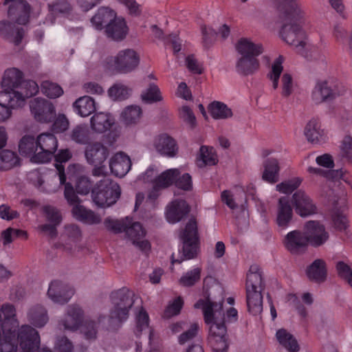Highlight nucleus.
<instances>
[{
  "mask_svg": "<svg viewBox=\"0 0 352 352\" xmlns=\"http://www.w3.org/2000/svg\"><path fill=\"white\" fill-rule=\"evenodd\" d=\"M19 322L13 305L5 304L0 312V349L1 352H16L18 342L21 349L38 350L41 339L38 332L28 324L16 329Z\"/></svg>",
  "mask_w": 352,
  "mask_h": 352,
  "instance_id": "f257e3e1",
  "label": "nucleus"
},
{
  "mask_svg": "<svg viewBox=\"0 0 352 352\" xmlns=\"http://www.w3.org/2000/svg\"><path fill=\"white\" fill-rule=\"evenodd\" d=\"M246 302L248 309L256 316L263 311L262 292L265 289L262 272L257 265L250 266L246 279Z\"/></svg>",
  "mask_w": 352,
  "mask_h": 352,
  "instance_id": "f03ea898",
  "label": "nucleus"
},
{
  "mask_svg": "<svg viewBox=\"0 0 352 352\" xmlns=\"http://www.w3.org/2000/svg\"><path fill=\"white\" fill-rule=\"evenodd\" d=\"M236 49L241 55L236 63V69L239 74L248 76L258 69L259 62L256 57L263 52L262 45L255 44L248 38H241Z\"/></svg>",
  "mask_w": 352,
  "mask_h": 352,
  "instance_id": "7ed1b4c3",
  "label": "nucleus"
},
{
  "mask_svg": "<svg viewBox=\"0 0 352 352\" xmlns=\"http://www.w3.org/2000/svg\"><path fill=\"white\" fill-rule=\"evenodd\" d=\"M343 85L334 77L318 80L311 92V100L316 104L329 102L345 92Z\"/></svg>",
  "mask_w": 352,
  "mask_h": 352,
  "instance_id": "20e7f679",
  "label": "nucleus"
},
{
  "mask_svg": "<svg viewBox=\"0 0 352 352\" xmlns=\"http://www.w3.org/2000/svg\"><path fill=\"white\" fill-rule=\"evenodd\" d=\"M120 194V186L105 177L97 182L91 190L93 201L101 208L109 207L116 203Z\"/></svg>",
  "mask_w": 352,
  "mask_h": 352,
  "instance_id": "39448f33",
  "label": "nucleus"
},
{
  "mask_svg": "<svg viewBox=\"0 0 352 352\" xmlns=\"http://www.w3.org/2000/svg\"><path fill=\"white\" fill-rule=\"evenodd\" d=\"M133 296V293L125 287L111 293V320L122 322L128 318L129 310L134 303Z\"/></svg>",
  "mask_w": 352,
  "mask_h": 352,
  "instance_id": "423d86ee",
  "label": "nucleus"
},
{
  "mask_svg": "<svg viewBox=\"0 0 352 352\" xmlns=\"http://www.w3.org/2000/svg\"><path fill=\"white\" fill-rule=\"evenodd\" d=\"M85 156L89 164L94 166L91 174L94 177H105L107 166L104 164L109 156V149L102 143L95 142L89 144L85 151Z\"/></svg>",
  "mask_w": 352,
  "mask_h": 352,
  "instance_id": "0eeeda50",
  "label": "nucleus"
},
{
  "mask_svg": "<svg viewBox=\"0 0 352 352\" xmlns=\"http://www.w3.org/2000/svg\"><path fill=\"white\" fill-rule=\"evenodd\" d=\"M207 324L209 325L208 341L212 351L228 352L229 344L224 314H223V318L220 319L214 315V319H211Z\"/></svg>",
  "mask_w": 352,
  "mask_h": 352,
  "instance_id": "6e6552de",
  "label": "nucleus"
},
{
  "mask_svg": "<svg viewBox=\"0 0 352 352\" xmlns=\"http://www.w3.org/2000/svg\"><path fill=\"white\" fill-rule=\"evenodd\" d=\"M292 18V15H290ZM301 14L293 17L292 19H287L285 14H283V24L281 27L280 34L283 41L291 45H294L298 50L300 47H305L306 34L301 25L298 23Z\"/></svg>",
  "mask_w": 352,
  "mask_h": 352,
  "instance_id": "1a4fd4ad",
  "label": "nucleus"
},
{
  "mask_svg": "<svg viewBox=\"0 0 352 352\" xmlns=\"http://www.w3.org/2000/svg\"><path fill=\"white\" fill-rule=\"evenodd\" d=\"M107 63L120 74H129L138 67L140 57L137 52L132 49L120 51L115 56L108 59Z\"/></svg>",
  "mask_w": 352,
  "mask_h": 352,
  "instance_id": "9d476101",
  "label": "nucleus"
},
{
  "mask_svg": "<svg viewBox=\"0 0 352 352\" xmlns=\"http://www.w3.org/2000/svg\"><path fill=\"white\" fill-rule=\"evenodd\" d=\"M36 140L38 153L32 157L31 162L37 164L50 162L58 148L56 136L50 133H43L37 136Z\"/></svg>",
  "mask_w": 352,
  "mask_h": 352,
  "instance_id": "9b49d317",
  "label": "nucleus"
},
{
  "mask_svg": "<svg viewBox=\"0 0 352 352\" xmlns=\"http://www.w3.org/2000/svg\"><path fill=\"white\" fill-rule=\"evenodd\" d=\"M30 107L34 118L40 122H50L55 117L54 106L45 99L34 98L30 101Z\"/></svg>",
  "mask_w": 352,
  "mask_h": 352,
  "instance_id": "f8f14e48",
  "label": "nucleus"
},
{
  "mask_svg": "<svg viewBox=\"0 0 352 352\" xmlns=\"http://www.w3.org/2000/svg\"><path fill=\"white\" fill-rule=\"evenodd\" d=\"M304 234L307 242L314 247L323 245L329 239V233L325 228L318 221H309L304 226Z\"/></svg>",
  "mask_w": 352,
  "mask_h": 352,
  "instance_id": "ddd939ff",
  "label": "nucleus"
},
{
  "mask_svg": "<svg viewBox=\"0 0 352 352\" xmlns=\"http://www.w3.org/2000/svg\"><path fill=\"white\" fill-rule=\"evenodd\" d=\"M292 203L296 212L302 217L317 213V207L311 198L302 190H298L293 195Z\"/></svg>",
  "mask_w": 352,
  "mask_h": 352,
  "instance_id": "4468645a",
  "label": "nucleus"
},
{
  "mask_svg": "<svg viewBox=\"0 0 352 352\" xmlns=\"http://www.w3.org/2000/svg\"><path fill=\"white\" fill-rule=\"evenodd\" d=\"M285 248L293 254L304 252L308 245L307 238L304 232L293 230L287 234L283 241Z\"/></svg>",
  "mask_w": 352,
  "mask_h": 352,
  "instance_id": "2eb2a0df",
  "label": "nucleus"
},
{
  "mask_svg": "<svg viewBox=\"0 0 352 352\" xmlns=\"http://www.w3.org/2000/svg\"><path fill=\"white\" fill-rule=\"evenodd\" d=\"M23 105L22 94L14 92L13 96L7 93L0 92V122H3L11 115L10 109Z\"/></svg>",
  "mask_w": 352,
  "mask_h": 352,
  "instance_id": "dca6fc26",
  "label": "nucleus"
},
{
  "mask_svg": "<svg viewBox=\"0 0 352 352\" xmlns=\"http://www.w3.org/2000/svg\"><path fill=\"white\" fill-rule=\"evenodd\" d=\"M74 294L69 286L60 280L51 282L47 291L48 297L54 302L61 305L67 303Z\"/></svg>",
  "mask_w": 352,
  "mask_h": 352,
  "instance_id": "f3484780",
  "label": "nucleus"
},
{
  "mask_svg": "<svg viewBox=\"0 0 352 352\" xmlns=\"http://www.w3.org/2000/svg\"><path fill=\"white\" fill-rule=\"evenodd\" d=\"M153 146L158 153L168 157L176 156L178 146L176 141L167 134H161L154 140Z\"/></svg>",
  "mask_w": 352,
  "mask_h": 352,
  "instance_id": "a211bd4d",
  "label": "nucleus"
},
{
  "mask_svg": "<svg viewBox=\"0 0 352 352\" xmlns=\"http://www.w3.org/2000/svg\"><path fill=\"white\" fill-rule=\"evenodd\" d=\"M293 210L287 197L279 198L277 207L276 223L280 229L287 228L292 221Z\"/></svg>",
  "mask_w": 352,
  "mask_h": 352,
  "instance_id": "6ab92c4d",
  "label": "nucleus"
},
{
  "mask_svg": "<svg viewBox=\"0 0 352 352\" xmlns=\"http://www.w3.org/2000/svg\"><path fill=\"white\" fill-rule=\"evenodd\" d=\"M223 299L219 302L212 300L210 295L206 300L200 299L195 305V309L202 308L205 322L208 324L211 319H214V314L219 313L221 314L223 307Z\"/></svg>",
  "mask_w": 352,
  "mask_h": 352,
  "instance_id": "aec40b11",
  "label": "nucleus"
},
{
  "mask_svg": "<svg viewBox=\"0 0 352 352\" xmlns=\"http://www.w3.org/2000/svg\"><path fill=\"white\" fill-rule=\"evenodd\" d=\"M190 212L187 202L182 199L175 200L168 206L166 212V219L169 223H175L181 221Z\"/></svg>",
  "mask_w": 352,
  "mask_h": 352,
  "instance_id": "412c9836",
  "label": "nucleus"
},
{
  "mask_svg": "<svg viewBox=\"0 0 352 352\" xmlns=\"http://www.w3.org/2000/svg\"><path fill=\"white\" fill-rule=\"evenodd\" d=\"M22 79L23 74L19 69L16 68L7 69L1 81L2 87L4 89L3 92L13 96V93L16 92L14 89L21 85Z\"/></svg>",
  "mask_w": 352,
  "mask_h": 352,
  "instance_id": "4be33fe9",
  "label": "nucleus"
},
{
  "mask_svg": "<svg viewBox=\"0 0 352 352\" xmlns=\"http://www.w3.org/2000/svg\"><path fill=\"white\" fill-rule=\"evenodd\" d=\"M182 243V248L179 250L178 257L175 258V254L171 255V263L174 264L181 263L185 260L196 258L199 252V242L180 241Z\"/></svg>",
  "mask_w": 352,
  "mask_h": 352,
  "instance_id": "5701e85b",
  "label": "nucleus"
},
{
  "mask_svg": "<svg viewBox=\"0 0 352 352\" xmlns=\"http://www.w3.org/2000/svg\"><path fill=\"white\" fill-rule=\"evenodd\" d=\"M131 162L129 156L123 153H118L109 160L111 173L117 177L124 176L131 169Z\"/></svg>",
  "mask_w": 352,
  "mask_h": 352,
  "instance_id": "b1692460",
  "label": "nucleus"
},
{
  "mask_svg": "<svg viewBox=\"0 0 352 352\" xmlns=\"http://www.w3.org/2000/svg\"><path fill=\"white\" fill-rule=\"evenodd\" d=\"M307 278L315 283H321L326 280L327 269L325 261L318 258L311 263L306 269Z\"/></svg>",
  "mask_w": 352,
  "mask_h": 352,
  "instance_id": "393cba45",
  "label": "nucleus"
},
{
  "mask_svg": "<svg viewBox=\"0 0 352 352\" xmlns=\"http://www.w3.org/2000/svg\"><path fill=\"white\" fill-rule=\"evenodd\" d=\"M83 316L82 309L77 305H70L67 308L65 318L60 321L65 329L75 331L80 325Z\"/></svg>",
  "mask_w": 352,
  "mask_h": 352,
  "instance_id": "a878e982",
  "label": "nucleus"
},
{
  "mask_svg": "<svg viewBox=\"0 0 352 352\" xmlns=\"http://www.w3.org/2000/svg\"><path fill=\"white\" fill-rule=\"evenodd\" d=\"M74 217L84 223L93 225L101 222L100 217L91 210L86 208L84 206L77 204L72 209Z\"/></svg>",
  "mask_w": 352,
  "mask_h": 352,
  "instance_id": "bb28decb",
  "label": "nucleus"
},
{
  "mask_svg": "<svg viewBox=\"0 0 352 352\" xmlns=\"http://www.w3.org/2000/svg\"><path fill=\"white\" fill-rule=\"evenodd\" d=\"M105 32L109 38L113 41L124 39L127 34V27L123 19L115 18L107 25Z\"/></svg>",
  "mask_w": 352,
  "mask_h": 352,
  "instance_id": "cd10ccee",
  "label": "nucleus"
},
{
  "mask_svg": "<svg viewBox=\"0 0 352 352\" xmlns=\"http://www.w3.org/2000/svg\"><path fill=\"white\" fill-rule=\"evenodd\" d=\"M113 124L114 120L111 116L103 112L95 113L90 119L91 129L98 133L109 130Z\"/></svg>",
  "mask_w": 352,
  "mask_h": 352,
  "instance_id": "c85d7f7f",
  "label": "nucleus"
},
{
  "mask_svg": "<svg viewBox=\"0 0 352 352\" xmlns=\"http://www.w3.org/2000/svg\"><path fill=\"white\" fill-rule=\"evenodd\" d=\"M262 179L270 184H275L279 180L280 166L275 158H268L263 162Z\"/></svg>",
  "mask_w": 352,
  "mask_h": 352,
  "instance_id": "c756f323",
  "label": "nucleus"
},
{
  "mask_svg": "<svg viewBox=\"0 0 352 352\" xmlns=\"http://www.w3.org/2000/svg\"><path fill=\"white\" fill-rule=\"evenodd\" d=\"M75 112L82 117H87L96 111L94 100L88 96L80 97L73 103Z\"/></svg>",
  "mask_w": 352,
  "mask_h": 352,
  "instance_id": "7c9ffc66",
  "label": "nucleus"
},
{
  "mask_svg": "<svg viewBox=\"0 0 352 352\" xmlns=\"http://www.w3.org/2000/svg\"><path fill=\"white\" fill-rule=\"evenodd\" d=\"M278 343L289 352H298L300 346L292 334L285 329H280L276 333Z\"/></svg>",
  "mask_w": 352,
  "mask_h": 352,
  "instance_id": "2f4dec72",
  "label": "nucleus"
},
{
  "mask_svg": "<svg viewBox=\"0 0 352 352\" xmlns=\"http://www.w3.org/2000/svg\"><path fill=\"white\" fill-rule=\"evenodd\" d=\"M116 18L115 12L109 8H100L91 18V22L97 30H102Z\"/></svg>",
  "mask_w": 352,
  "mask_h": 352,
  "instance_id": "473e14b6",
  "label": "nucleus"
},
{
  "mask_svg": "<svg viewBox=\"0 0 352 352\" xmlns=\"http://www.w3.org/2000/svg\"><path fill=\"white\" fill-rule=\"evenodd\" d=\"M28 317L30 322L38 328L44 327L49 320L46 309L41 305L31 308L28 314Z\"/></svg>",
  "mask_w": 352,
  "mask_h": 352,
  "instance_id": "72a5a7b5",
  "label": "nucleus"
},
{
  "mask_svg": "<svg viewBox=\"0 0 352 352\" xmlns=\"http://www.w3.org/2000/svg\"><path fill=\"white\" fill-rule=\"evenodd\" d=\"M305 135L309 142L319 143L324 140V131L320 129V125L318 120H311L306 125Z\"/></svg>",
  "mask_w": 352,
  "mask_h": 352,
  "instance_id": "f704fd0d",
  "label": "nucleus"
},
{
  "mask_svg": "<svg viewBox=\"0 0 352 352\" xmlns=\"http://www.w3.org/2000/svg\"><path fill=\"white\" fill-rule=\"evenodd\" d=\"M179 237L180 241L199 242L197 223L195 218L189 219L185 227L180 230Z\"/></svg>",
  "mask_w": 352,
  "mask_h": 352,
  "instance_id": "c9c22d12",
  "label": "nucleus"
},
{
  "mask_svg": "<svg viewBox=\"0 0 352 352\" xmlns=\"http://www.w3.org/2000/svg\"><path fill=\"white\" fill-rule=\"evenodd\" d=\"M19 150L22 155L34 157L38 151L37 140L32 135H25L19 144Z\"/></svg>",
  "mask_w": 352,
  "mask_h": 352,
  "instance_id": "e433bc0d",
  "label": "nucleus"
},
{
  "mask_svg": "<svg viewBox=\"0 0 352 352\" xmlns=\"http://www.w3.org/2000/svg\"><path fill=\"white\" fill-rule=\"evenodd\" d=\"M208 111L211 116L216 120L227 119L232 116V111L226 104L219 101H214L208 106Z\"/></svg>",
  "mask_w": 352,
  "mask_h": 352,
  "instance_id": "4c0bfd02",
  "label": "nucleus"
},
{
  "mask_svg": "<svg viewBox=\"0 0 352 352\" xmlns=\"http://www.w3.org/2000/svg\"><path fill=\"white\" fill-rule=\"evenodd\" d=\"M56 164L55 166L58 171L60 184H64L66 181L64 166L62 164L67 162L72 157V153L69 149H60L56 155L54 154Z\"/></svg>",
  "mask_w": 352,
  "mask_h": 352,
  "instance_id": "58836bf2",
  "label": "nucleus"
},
{
  "mask_svg": "<svg viewBox=\"0 0 352 352\" xmlns=\"http://www.w3.org/2000/svg\"><path fill=\"white\" fill-rule=\"evenodd\" d=\"M179 173V170L177 168L168 169L158 175L155 179L154 183L157 184V187H160L162 189L166 188L173 184Z\"/></svg>",
  "mask_w": 352,
  "mask_h": 352,
  "instance_id": "ea45409f",
  "label": "nucleus"
},
{
  "mask_svg": "<svg viewBox=\"0 0 352 352\" xmlns=\"http://www.w3.org/2000/svg\"><path fill=\"white\" fill-rule=\"evenodd\" d=\"M283 3H280L278 8L282 14H285L287 19H292V17H296L301 14L300 5L297 0H283Z\"/></svg>",
  "mask_w": 352,
  "mask_h": 352,
  "instance_id": "a19ab883",
  "label": "nucleus"
},
{
  "mask_svg": "<svg viewBox=\"0 0 352 352\" xmlns=\"http://www.w3.org/2000/svg\"><path fill=\"white\" fill-rule=\"evenodd\" d=\"M142 115V109L139 106L131 105L122 111V118L126 124H134L140 121Z\"/></svg>",
  "mask_w": 352,
  "mask_h": 352,
  "instance_id": "79ce46f5",
  "label": "nucleus"
},
{
  "mask_svg": "<svg viewBox=\"0 0 352 352\" xmlns=\"http://www.w3.org/2000/svg\"><path fill=\"white\" fill-rule=\"evenodd\" d=\"M131 89L122 83H116L108 90L109 96L114 100H123L131 94Z\"/></svg>",
  "mask_w": 352,
  "mask_h": 352,
  "instance_id": "37998d69",
  "label": "nucleus"
},
{
  "mask_svg": "<svg viewBox=\"0 0 352 352\" xmlns=\"http://www.w3.org/2000/svg\"><path fill=\"white\" fill-rule=\"evenodd\" d=\"M300 47L298 52L304 56L308 61H324L325 56L323 53L315 46H309L305 47Z\"/></svg>",
  "mask_w": 352,
  "mask_h": 352,
  "instance_id": "c03bdc74",
  "label": "nucleus"
},
{
  "mask_svg": "<svg viewBox=\"0 0 352 352\" xmlns=\"http://www.w3.org/2000/svg\"><path fill=\"white\" fill-rule=\"evenodd\" d=\"M201 164L199 166H213L218 162V159L213 147L201 146L199 149Z\"/></svg>",
  "mask_w": 352,
  "mask_h": 352,
  "instance_id": "a18cd8bd",
  "label": "nucleus"
},
{
  "mask_svg": "<svg viewBox=\"0 0 352 352\" xmlns=\"http://www.w3.org/2000/svg\"><path fill=\"white\" fill-rule=\"evenodd\" d=\"M124 232L131 241L144 238L146 234L139 222L131 223L129 219H128Z\"/></svg>",
  "mask_w": 352,
  "mask_h": 352,
  "instance_id": "49530a36",
  "label": "nucleus"
},
{
  "mask_svg": "<svg viewBox=\"0 0 352 352\" xmlns=\"http://www.w3.org/2000/svg\"><path fill=\"white\" fill-rule=\"evenodd\" d=\"M143 102L145 103H153L161 101L162 97L161 96L159 87L154 83L150 84L148 88L141 95Z\"/></svg>",
  "mask_w": 352,
  "mask_h": 352,
  "instance_id": "de8ad7c7",
  "label": "nucleus"
},
{
  "mask_svg": "<svg viewBox=\"0 0 352 352\" xmlns=\"http://www.w3.org/2000/svg\"><path fill=\"white\" fill-rule=\"evenodd\" d=\"M41 89L43 93L50 98H56L63 94V90L60 86L48 80L42 82Z\"/></svg>",
  "mask_w": 352,
  "mask_h": 352,
  "instance_id": "09e8293b",
  "label": "nucleus"
},
{
  "mask_svg": "<svg viewBox=\"0 0 352 352\" xmlns=\"http://www.w3.org/2000/svg\"><path fill=\"white\" fill-rule=\"evenodd\" d=\"M0 160L3 163L4 169H10L19 164V157L10 150H3L0 152Z\"/></svg>",
  "mask_w": 352,
  "mask_h": 352,
  "instance_id": "8fccbe9b",
  "label": "nucleus"
},
{
  "mask_svg": "<svg viewBox=\"0 0 352 352\" xmlns=\"http://www.w3.org/2000/svg\"><path fill=\"white\" fill-rule=\"evenodd\" d=\"M283 57L280 56L276 59L272 66V71L267 74V77L272 81V87L276 89L278 87V80L283 72Z\"/></svg>",
  "mask_w": 352,
  "mask_h": 352,
  "instance_id": "3c124183",
  "label": "nucleus"
},
{
  "mask_svg": "<svg viewBox=\"0 0 352 352\" xmlns=\"http://www.w3.org/2000/svg\"><path fill=\"white\" fill-rule=\"evenodd\" d=\"M16 8L22 14H20L16 22L20 25H25L29 21L30 14L32 11L31 6L25 0H20L16 3Z\"/></svg>",
  "mask_w": 352,
  "mask_h": 352,
  "instance_id": "603ef678",
  "label": "nucleus"
},
{
  "mask_svg": "<svg viewBox=\"0 0 352 352\" xmlns=\"http://www.w3.org/2000/svg\"><path fill=\"white\" fill-rule=\"evenodd\" d=\"M71 138L78 144H85L89 141V131L85 126L78 125L73 129Z\"/></svg>",
  "mask_w": 352,
  "mask_h": 352,
  "instance_id": "864d4df0",
  "label": "nucleus"
},
{
  "mask_svg": "<svg viewBox=\"0 0 352 352\" xmlns=\"http://www.w3.org/2000/svg\"><path fill=\"white\" fill-rule=\"evenodd\" d=\"M201 269L197 267L186 273L179 279V283L184 287H191L200 280Z\"/></svg>",
  "mask_w": 352,
  "mask_h": 352,
  "instance_id": "5fc2aeb1",
  "label": "nucleus"
},
{
  "mask_svg": "<svg viewBox=\"0 0 352 352\" xmlns=\"http://www.w3.org/2000/svg\"><path fill=\"white\" fill-rule=\"evenodd\" d=\"M128 218L122 220H113L111 218H107L104 221V224L107 230L114 233H121L125 232Z\"/></svg>",
  "mask_w": 352,
  "mask_h": 352,
  "instance_id": "6e6d98bb",
  "label": "nucleus"
},
{
  "mask_svg": "<svg viewBox=\"0 0 352 352\" xmlns=\"http://www.w3.org/2000/svg\"><path fill=\"white\" fill-rule=\"evenodd\" d=\"M62 185H65L64 189V197L67 200L69 205L72 206V208L77 204H80L81 203V200L76 195L77 192L76 189L74 188L73 186L69 182H65L64 184H61Z\"/></svg>",
  "mask_w": 352,
  "mask_h": 352,
  "instance_id": "4d7b16f0",
  "label": "nucleus"
},
{
  "mask_svg": "<svg viewBox=\"0 0 352 352\" xmlns=\"http://www.w3.org/2000/svg\"><path fill=\"white\" fill-rule=\"evenodd\" d=\"M50 11L54 14H67L72 6L67 0H54L48 4Z\"/></svg>",
  "mask_w": 352,
  "mask_h": 352,
  "instance_id": "13d9d810",
  "label": "nucleus"
},
{
  "mask_svg": "<svg viewBox=\"0 0 352 352\" xmlns=\"http://www.w3.org/2000/svg\"><path fill=\"white\" fill-rule=\"evenodd\" d=\"M301 182L302 180L300 178H294L277 184L276 188L280 192L289 194L298 188L301 184Z\"/></svg>",
  "mask_w": 352,
  "mask_h": 352,
  "instance_id": "bf43d9fd",
  "label": "nucleus"
},
{
  "mask_svg": "<svg viewBox=\"0 0 352 352\" xmlns=\"http://www.w3.org/2000/svg\"><path fill=\"white\" fill-rule=\"evenodd\" d=\"M338 275L345 280L349 284L352 283V270L351 267L344 261H338L336 265Z\"/></svg>",
  "mask_w": 352,
  "mask_h": 352,
  "instance_id": "052dcab7",
  "label": "nucleus"
},
{
  "mask_svg": "<svg viewBox=\"0 0 352 352\" xmlns=\"http://www.w3.org/2000/svg\"><path fill=\"white\" fill-rule=\"evenodd\" d=\"M52 126V131L54 133H63L65 131L69 125V122L65 114H58Z\"/></svg>",
  "mask_w": 352,
  "mask_h": 352,
  "instance_id": "680f3d73",
  "label": "nucleus"
},
{
  "mask_svg": "<svg viewBox=\"0 0 352 352\" xmlns=\"http://www.w3.org/2000/svg\"><path fill=\"white\" fill-rule=\"evenodd\" d=\"M43 211L45 214L49 221L55 225H58L62 221V217L59 210L52 206H45Z\"/></svg>",
  "mask_w": 352,
  "mask_h": 352,
  "instance_id": "e2e57ef3",
  "label": "nucleus"
},
{
  "mask_svg": "<svg viewBox=\"0 0 352 352\" xmlns=\"http://www.w3.org/2000/svg\"><path fill=\"white\" fill-rule=\"evenodd\" d=\"M184 305L182 297L179 296L170 304L164 311V317L170 318L179 314Z\"/></svg>",
  "mask_w": 352,
  "mask_h": 352,
  "instance_id": "0e129e2a",
  "label": "nucleus"
},
{
  "mask_svg": "<svg viewBox=\"0 0 352 352\" xmlns=\"http://www.w3.org/2000/svg\"><path fill=\"white\" fill-rule=\"evenodd\" d=\"M135 334L138 336L148 326V316L144 309H141L136 317Z\"/></svg>",
  "mask_w": 352,
  "mask_h": 352,
  "instance_id": "69168bd1",
  "label": "nucleus"
},
{
  "mask_svg": "<svg viewBox=\"0 0 352 352\" xmlns=\"http://www.w3.org/2000/svg\"><path fill=\"white\" fill-rule=\"evenodd\" d=\"M91 188L92 184L88 177H80L78 179L76 184V190L78 194L86 195L89 193Z\"/></svg>",
  "mask_w": 352,
  "mask_h": 352,
  "instance_id": "338daca9",
  "label": "nucleus"
},
{
  "mask_svg": "<svg viewBox=\"0 0 352 352\" xmlns=\"http://www.w3.org/2000/svg\"><path fill=\"white\" fill-rule=\"evenodd\" d=\"M55 348L58 352H72L74 344L66 336H60L56 339Z\"/></svg>",
  "mask_w": 352,
  "mask_h": 352,
  "instance_id": "774afa93",
  "label": "nucleus"
}]
</instances>
